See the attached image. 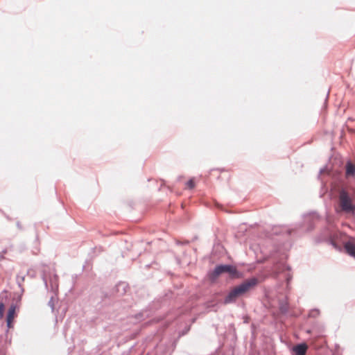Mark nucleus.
<instances>
[{
    "mask_svg": "<svg viewBox=\"0 0 355 355\" xmlns=\"http://www.w3.org/2000/svg\"><path fill=\"white\" fill-rule=\"evenodd\" d=\"M335 211L338 215L355 216V192L346 187L336 189Z\"/></svg>",
    "mask_w": 355,
    "mask_h": 355,
    "instance_id": "f257e3e1",
    "label": "nucleus"
},
{
    "mask_svg": "<svg viewBox=\"0 0 355 355\" xmlns=\"http://www.w3.org/2000/svg\"><path fill=\"white\" fill-rule=\"evenodd\" d=\"M259 283L256 277H252L243 281L241 284L232 288L223 300L224 304L235 303L238 299L253 290Z\"/></svg>",
    "mask_w": 355,
    "mask_h": 355,
    "instance_id": "f03ea898",
    "label": "nucleus"
},
{
    "mask_svg": "<svg viewBox=\"0 0 355 355\" xmlns=\"http://www.w3.org/2000/svg\"><path fill=\"white\" fill-rule=\"evenodd\" d=\"M227 273L231 279H239L242 273L239 271L235 266L231 264L217 265L215 268L209 272V278L211 281H215L220 275Z\"/></svg>",
    "mask_w": 355,
    "mask_h": 355,
    "instance_id": "7ed1b4c3",
    "label": "nucleus"
},
{
    "mask_svg": "<svg viewBox=\"0 0 355 355\" xmlns=\"http://www.w3.org/2000/svg\"><path fill=\"white\" fill-rule=\"evenodd\" d=\"M42 279L47 289H49L48 282H49L51 291L53 293L57 292L58 289V276L54 272V271L47 272L46 270H43Z\"/></svg>",
    "mask_w": 355,
    "mask_h": 355,
    "instance_id": "20e7f679",
    "label": "nucleus"
},
{
    "mask_svg": "<svg viewBox=\"0 0 355 355\" xmlns=\"http://www.w3.org/2000/svg\"><path fill=\"white\" fill-rule=\"evenodd\" d=\"M330 236V232L328 228L324 227L320 233L315 236V241L317 243H320L325 241H329L330 243L334 246L335 248L337 247L336 243L329 238Z\"/></svg>",
    "mask_w": 355,
    "mask_h": 355,
    "instance_id": "39448f33",
    "label": "nucleus"
},
{
    "mask_svg": "<svg viewBox=\"0 0 355 355\" xmlns=\"http://www.w3.org/2000/svg\"><path fill=\"white\" fill-rule=\"evenodd\" d=\"M304 222L307 224V232L312 231L315 227V223L319 220V216L315 212L304 215Z\"/></svg>",
    "mask_w": 355,
    "mask_h": 355,
    "instance_id": "423d86ee",
    "label": "nucleus"
},
{
    "mask_svg": "<svg viewBox=\"0 0 355 355\" xmlns=\"http://www.w3.org/2000/svg\"><path fill=\"white\" fill-rule=\"evenodd\" d=\"M15 310H16V305L13 304H11L8 309L7 315H6V324H7L8 328L12 327V322H13L14 318L15 316Z\"/></svg>",
    "mask_w": 355,
    "mask_h": 355,
    "instance_id": "0eeeda50",
    "label": "nucleus"
},
{
    "mask_svg": "<svg viewBox=\"0 0 355 355\" xmlns=\"http://www.w3.org/2000/svg\"><path fill=\"white\" fill-rule=\"evenodd\" d=\"M292 230L286 227H275L272 230V232L276 235H283L285 238L288 237L291 234Z\"/></svg>",
    "mask_w": 355,
    "mask_h": 355,
    "instance_id": "6e6552de",
    "label": "nucleus"
},
{
    "mask_svg": "<svg viewBox=\"0 0 355 355\" xmlns=\"http://www.w3.org/2000/svg\"><path fill=\"white\" fill-rule=\"evenodd\" d=\"M293 351L295 355H305L307 351V345L305 343H300L295 345Z\"/></svg>",
    "mask_w": 355,
    "mask_h": 355,
    "instance_id": "1a4fd4ad",
    "label": "nucleus"
},
{
    "mask_svg": "<svg viewBox=\"0 0 355 355\" xmlns=\"http://www.w3.org/2000/svg\"><path fill=\"white\" fill-rule=\"evenodd\" d=\"M345 175L347 178L354 177L355 175V164L348 161L345 165Z\"/></svg>",
    "mask_w": 355,
    "mask_h": 355,
    "instance_id": "9d476101",
    "label": "nucleus"
},
{
    "mask_svg": "<svg viewBox=\"0 0 355 355\" xmlns=\"http://www.w3.org/2000/svg\"><path fill=\"white\" fill-rule=\"evenodd\" d=\"M344 248L347 253L355 259V243L349 241L345 243Z\"/></svg>",
    "mask_w": 355,
    "mask_h": 355,
    "instance_id": "9b49d317",
    "label": "nucleus"
},
{
    "mask_svg": "<svg viewBox=\"0 0 355 355\" xmlns=\"http://www.w3.org/2000/svg\"><path fill=\"white\" fill-rule=\"evenodd\" d=\"M150 316L149 311L147 310L142 311L138 313H137L134 318L135 320V322L142 321L145 320L146 318H148Z\"/></svg>",
    "mask_w": 355,
    "mask_h": 355,
    "instance_id": "f8f14e48",
    "label": "nucleus"
},
{
    "mask_svg": "<svg viewBox=\"0 0 355 355\" xmlns=\"http://www.w3.org/2000/svg\"><path fill=\"white\" fill-rule=\"evenodd\" d=\"M116 291L120 295L126 293L128 286L125 282H120L116 286Z\"/></svg>",
    "mask_w": 355,
    "mask_h": 355,
    "instance_id": "ddd939ff",
    "label": "nucleus"
},
{
    "mask_svg": "<svg viewBox=\"0 0 355 355\" xmlns=\"http://www.w3.org/2000/svg\"><path fill=\"white\" fill-rule=\"evenodd\" d=\"M25 276H19V275L17 276V283L19 286V287L21 288V293L24 291V288H22V282L24 281Z\"/></svg>",
    "mask_w": 355,
    "mask_h": 355,
    "instance_id": "4468645a",
    "label": "nucleus"
},
{
    "mask_svg": "<svg viewBox=\"0 0 355 355\" xmlns=\"http://www.w3.org/2000/svg\"><path fill=\"white\" fill-rule=\"evenodd\" d=\"M320 311L317 309H312L309 313V317L310 318H316L319 315Z\"/></svg>",
    "mask_w": 355,
    "mask_h": 355,
    "instance_id": "2eb2a0df",
    "label": "nucleus"
},
{
    "mask_svg": "<svg viewBox=\"0 0 355 355\" xmlns=\"http://www.w3.org/2000/svg\"><path fill=\"white\" fill-rule=\"evenodd\" d=\"M288 310V307L286 304H282L280 305V311L282 313H287Z\"/></svg>",
    "mask_w": 355,
    "mask_h": 355,
    "instance_id": "dca6fc26",
    "label": "nucleus"
},
{
    "mask_svg": "<svg viewBox=\"0 0 355 355\" xmlns=\"http://www.w3.org/2000/svg\"><path fill=\"white\" fill-rule=\"evenodd\" d=\"M187 187L189 189H192L195 187V183H194V181L193 179H190L187 182Z\"/></svg>",
    "mask_w": 355,
    "mask_h": 355,
    "instance_id": "f3484780",
    "label": "nucleus"
},
{
    "mask_svg": "<svg viewBox=\"0 0 355 355\" xmlns=\"http://www.w3.org/2000/svg\"><path fill=\"white\" fill-rule=\"evenodd\" d=\"M48 304L51 308V309L53 311L54 310V302H53V297H51L50 300L49 301Z\"/></svg>",
    "mask_w": 355,
    "mask_h": 355,
    "instance_id": "a211bd4d",
    "label": "nucleus"
},
{
    "mask_svg": "<svg viewBox=\"0 0 355 355\" xmlns=\"http://www.w3.org/2000/svg\"><path fill=\"white\" fill-rule=\"evenodd\" d=\"M7 252H8V250L6 248V249H3L0 252V261L4 259V254H6L7 253Z\"/></svg>",
    "mask_w": 355,
    "mask_h": 355,
    "instance_id": "6ab92c4d",
    "label": "nucleus"
},
{
    "mask_svg": "<svg viewBox=\"0 0 355 355\" xmlns=\"http://www.w3.org/2000/svg\"><path fill=\"white\" fill-rule=\"evenodd\" d=\"M175 243L178 245H187L189 243V241H184L182 242V241H180L179 240H176Z\"/></svg>",
    "mask_w": 355,
    "mask_h": 355,
    "instance_id": "aec40b11",
    "label": "nucleus"
},
{
    "mask_svg": "<svg viewBox=\"0 0 355 355\" xmlns=\"http://www.w3.org/2000/svg\"><path fill=\"white\" fill-rule=\"evenodd\" d=\"M190 327H187L185 329H184L180 333V336H184L187 334V332L189 331Z\"/></svg>",
    "mask_w": 355,
    "mask_h": 355,
    "instance_id": "412c9836",
    "label": "nucleus"
},
{
    "mask_svg": "<svg viewBox=\"0 0 355 355\" xmlns=\"http://www.w3.org/2000/svg\"><path fill=\"white\" fill-rule=\"evenodd\" d=\"M325 171H326V168H321V169L320 170V174H322V173H324V172H325Z\"/></svg>",
    "mask_w": 355,
    "mask_h": 355,
    "instance_id": "4be33fe9",
    "label": "nucleus"
},
{
    "mask_svg": "<svg viewBox=\"0 0 355 355\" xmlns=\"http://www.w3.org/2000/svg\"><path fill=\"white\" fill-rule=\"evenodd\" d=\"M17 227H20L19 223H17Z\"/></svg>",
    "mask_w": 355,
    "mask_h": 355,
    "instance_id": "5701e85b",
    "label": "nucleus"
},
{
    "mask_svg": "<svg viewBox=\"0 0 355 355\" xmlns=\"http://www.w3.org/2000/svg\"><path fill=\"white\" fill-rule=\"evenodd\" d=\"M181 178H182V177H181V176H180V177L178 178V180H181Z\"/></svg>",
    "mask_w": 355,
    "mask_h": 355,
    "instance_id": "b1692460",
    "label": "nucleus"
}]
</instances>
